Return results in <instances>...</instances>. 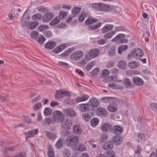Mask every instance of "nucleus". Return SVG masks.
Segmentation results:
<instances>
[{
  "instance_id": "f257e3e1",
  "label": "nucleus",
  "mask_w": 157,
  "mask_h": 157,
  "mask_svg": "<svg viewBox=\"0 0 157 157\" xmlns=\"http://www.w3.org/2000/svg\"><path fill=\"white\" fill-rule=\"evenodd\" d=\"M144 52L143 50L139 48H136L132 49L131 52L127 56L128 59H138L143 56Z\"/></svg>"
},
{
  "instance_id": "f03ea898",
  "label": "nucleus",
  "mask_w": 157,
  "mask_h": 157,
  "mask_svg": "<svg viewBox=\"0 0 157 157\" xmlns=\"http://www.w3.org/2000/svg\"><path fill=\"white\" fill-rule=\"evenodd\" d=\"M78 136L71 135L66 139L65 141V144L68 147H72L76 145L78 142Z\"/></svg>"
},
{
  "instance_id": "7ed1b4c3",
  "label": "nucleus",
  "mask_w": 157,
  "mask_h": 157,
  "mask_svg": "<svg viewBox=\"0 0 157 157\" xmlns=\"http://www.w3.org/2000/svg\"><path fill=\"white\" fill-rule=\"evenodd\" d=\"M125 36V35L124 33H119L112 39L111 41L113 42H116L117 44L127 43L128 42V39L126 38H124Z\"/></svg>"
},
{
  "instance_id": "20e7f679",
  "label": "nucleus",
  "mask_w": 157,
  "mask_h": 157,
  "mask_svg": "<svg viewBox=\"0 0 157 157\" xmlns=\"http://www.w3.org/2000/svg\"><path fill=\"white\" fill-rule=\"evenodd\" d=\"M92 7L95 10L98 11H109L110 10L108 5L102 3H94L92 4Z\"/></svg>"
},
{
  "instance_id": "39448f33",
  "label": "nucleus",
  "mask_w": 157,
  "mask_h": 157,
  "mask_svg": "<svg viewBox=\"0 0 157 157\" xmlns=\"http://www.w3.org/2000/svg\"><path fill=\"white\" fill-rule=\"evenodd\" d=\"M99 53V50L98 49L94 48L91 49L86 54V58L88 60H90L91 58L96 57Z\"/></svg>"
},
{
  "instance_id": "423d86ee",
  "label": "nucleus",
  "mask_w": 157,
  "mask_h": 157,
  "mask_svg": "<svg viewBox=\"0 0 157 157\" xmlns=\"http://www.w3.org/2000/svg\"><path fill=\"white\" fill-rule=\"evenodd\" d=\"M71 95L69 91L61 89L56 91L54 96L56 98L59 99L65 96H69Z\"/></svg>"
},
{
  "instance_id": "0eeeda50",
  "label": "nucleus",
  "mask_w": 157,
  "mask_h": 157,
  "mask_svg": "<svg viewBox=\"0 0 157 157\" xmlns=\"http://www.w3.org/2000/svg\"><path fill=\"white\" fill-rule=\"evenodd\" d=\"M83 55V52L82 51H75L70 56V58L72 60L78 61L82 58Z\"/></svg>"
},
{
  "instance_id": "6e6552de",
  "label": "nucleus",
  "mask_w": 157,
  "mask_h": 157,
  "mask_svg": "<svg viewBox=\"0 0 157 157\" xmlns=\"http://www.w3.org/2000/svg\"><path fill=\"white\" fill-rule=\"evenodd\" d=\"M62 113L59 110L54 111L53 112V118L55 122H61L64 119Z\"/></svg>"
},
{
  "instance_id": "1a4fd4ad",
  "label": "nucleus",
  "mask_w": 157,
  "mask_h": 157,
  "mask_svg": "<svg viewBox=\"0 0 157 157\" xmlns=\"http://www.w3.org/2000/svg\"><path fill=\"white\" fill-rule=\"evenodd\" d=\"M92 112H89V113H83L82 115V120L85 122L89 121L91 117L93 116V114L95 113V110L93 109H91Z\"/></svg>"
},
{
  "instance_id": "9d476101",
  "label": "nucleus",
  "mask_w": 157,
  "mask_h": 157,
  "mask_svg": "<svg viewBox=\"0 0 157 157\" xmlns=\"http://www.w3.org/2000/svg\"><path fill=\"white\" fill-rule=\"evenodd\" d=\"M64 114L67 117H72L76 116V113L72 108H67L63 109Z\"/></svg>"
},
{
  "instance_id": "9b49d317",
  "label": "nucleus",
  "mask_w": 157,
  "mask_h": 157,
  "mask_svg": "<svg viewBox=\"0 0 157 157\" xmlns=\"http://www.w3.org/2000/svg\"><path fill=\"white\" fill-rule=\"evenodd\" d=\"M72 124L71 120L68 118H64L61 122V127L67 129H69L71 127Z\"/></svg>"
},
{
  "instance_id": "f8f14e48",
  "label": "nucleus",
  "mask_w": 157,
  "mask_h": 157,
  "mask_svg": "<svg viewBox=\"0 0 157 157\" xmlns=\"http://www.w3.org/2000/svg\"><path fill=\"white\" fill-rule=\"evenodd\" d=\"M69 47V44L66 43H63L57 46L52 51L54 53L57 54L64 49L66 48Z\"/></svg>"
},
{
  "instance_id": "ddd939ff",
  "label": "nucleus",
  "mask_w": 157,
  "mask_h": 157,
  "mask_svg": "<svg viewBox=\"0 0 157 157\" xmlns=\"http://www.w3.org/2000/svg\"><path fill=\"white\" fill-rule=\"evenodd\" d=\"M113 147V141L110 140H108L104 142L102 144V148L104 150H108V149H112Z\"/></svg>"
},
{
  "instance_id": "4468645a",
  "label": "nucleus",
  "mask_w": 157,
  "mask_h": 157,
  "mask_svg": "<svg viewBox=\"0 0 157 157\" xmlns=\"http://www.w3.org/2000/svg\"><path fill=\"white\" fill-rule=\"evenodd\" d=\"M99 101L98 100L95 98H93L90 99L89 101L88 104L92 108L97 107L99 105Z\"/></svg>"
},
{
  "instance_id": "2eb2a0df",
  "label": "nucleus",
  "mask_w": 157,
  "mask_h": 157,
  "mask_svg": "<svg viewBox=\"0 0 157 157\" xmlns=\"http://www.w3.org/2000/svg\"><path fill=\"white\" fill-rule=\"evenodd\" d=\"M112 140L114 145L117 146L120 145L121 144L123 140L119 135H116L112 137Z\"/></svg>"
},
{
  "instance_id": "dca6fc26",
  "label": "nucleus",
  "mask_w": 157,
  "mask_h": 157,
  "mask_svg": "<svg viewBox=\"0 0 157 157\" xmlns=\"http://www.w3.org/2000/svg\"><path fill=\"white\" fill-rule=\"evenodd\" d=\"M89 105L86 103H82L78 105V110L82 112H85L89 110Z\"/></svg>"
},
{
  "instance_id": "f3484780",
  "label": "nucleus",
  "mask_w": 157,
  "mask_h": 157,
  "mask_svg": "<svg viewBox=\"0 0 157 157\" xmlns=\"http://www.w3.org/2000/svg\"><path fill=\"white\" fill-rule=\"evenodd\" d=\"M96 114L100 117H106L107 115V110L102 107H99L96 110Z\"/></svg>"
},
{
  "instance_id": "a211bd4d",
  "label": "nucleus",
  "mask_w": 157,
  "mask_h": 157,
  "mask_svg": "<svg viewBox=\"0 0 157 157\" xmlns=\"http://www.w3.org/2000/svg\"><path fill=\"white\" fill-rule=\"evenodd\" d=\"M53 14L51 12H47L45 13L42 17L43 22H48L53 18Z\"/></svg>"
},
{
  "instance_id": "6ab92c4d",
  "label": "nucleus",
  "mask_w": 157,
  "mask_h": 157,
  "mask_svg": "<svg viewBox=\"0 0 157 157\" xmlns=\"http://www.w3.org/2000/svg\"><path fill=\"white\" fill-rule=\"evenodd\" d=\"M132 82L134 85L138 86L141 85L144 83L143 80L138 76L134 77L132 79Z\"/></svg>"
},
{
  "instance_id": "aec40b11",
  "label": "nucleus",
  "mask_w": 157,
  "mask_h": 157,
  "mask_svg": "<svg viewBox=\"0 0 157 157\" xmlns=\"http://www.w3.org/2000/svg\"><path fill=\"white\" fill-rule=\"evenodd\" d=\"M111 132H113L118 135L121 133L123 131V128L118 125H115L112 126Z\"/></svg>"
},
{
  "instance_id": "412c9836",
  "label": "nucleus",
  "mask_w": 157,
  "mask_h": 157,
  "mask_svg": "<svg viewBox=\"0 0 157 157\" xmlns=\"http://www.w3.org/2000/svg\"><path fill=\"white\" fill-rule=\"evenodd\" d=\"M107 108L110 112H115L117 110V104L114 101H112L111 104L109 105Z\"/></svg>"
},
{
  "instance_id": "4be33fe9",
  "label": "nucleus",
  "mask_w": 157,
  "mask_h": 157,
  "mask_svg": "<svg viewBox=\"0 0 157 157\" xmlns=\"http://www.w3.org/2000/svg\"><path fill=\"white\" fill-rule=\"evenodd\" d=\"M112 126L109 123H104L101 126V129L102 131L106 132H111Z\"/></svg>"
},
{
  "instance_id": "5701e85b",
  "label": "nucleus",
  "mask_w": 157,
  "mask_h": 157,
  "mask_svg": "<svg viewBox=\"0 0 157 157\" xmlns=\"http://www.w3.org/2000/svg\"><path fill=\"white\" fill-rule=\"evenodd\" d=\"M82 129L79 125L76 124L73 127V132L74 133L77 134H81L82 133Z\"/></svg>"
},
{
  "instance_id": "b1692460",
  "label": "nucleus",
  "mask_w": 157,
  "mask_h": 157,
  "mask_svg": "<svg viewBox=\"0 0 157 157\" xmlns=\"http://www.w3.org/2000/svg\"><path fill=\"white\" fill-rule=\"evenodd\" d=\"M113 28V25L111 24H105L102 28L101 33H105L111 30Z\"/></svg>"
},
{
  "instance_id": "393cba45",
  "label": "nucleus",
  "mask_w": 157,
  "mask_h": 157,
  "mask_svg": "<svg viewBox=\"0 0 157 157\" xmlns=\"http://www.w3.org/2000/svg\"><path fill=\"white\" fill-rule=\"evenodd\" d=\"M39 24L38 21H29L28 22L27 26L30 29H33L36 27Z\"/></svg>"
},
{
  "instance_id": "a878e982",
  "label": "nucleus",
  "mask_w": 157,
  "mask_h": 157,
  "mask_svg": "<svg viewBox=\"0 0 157 157\" xmlns=\"http://www.w3.org/2000/svg\"><path fill=\"white\" fill-rule=\"evenodd\" d=\"M123 83L127 88L131 89L132 88V85L131 80L128 78H125L122 80Z\"/></svg>"
},
{
  "instance_id": "bb28decb",
  "label": "nucleus",
  "mask_w": 157,
  "mask_h": 157,
  "mask_svg": "<svg viewBox=\"0 0 157 157\" xmlns=\"http://www.w3.org/2000/svg\"><path fill=\"white\" fill-rule=\"evenodd\" d=\"M45 132L46 136L49 140H54L56 139V136L55 134L47 130H45Z\"/></svg>"
},
{
  "instance_id": "cd10ccee",
  "label": "nucleus",
  "mask_w": 157,
  "mask_h": 157,
  "mask_svg": "<svg viewBox=\"0 0 157 157\" xmlns=\"http://www.w3.org/2000/svg\"><path fill=\"white\" fill-rule=\"evenodd\" d=\"M56 43L53 41H48L44 44L45 47L48 49H52L56 45Z\"/></svg>"
},
{
  "instance_id": "c85d7f7f",
  "label": "nucleus",
  "mask_w": 157,
  "mask_h": 157,
  "mask_svg": "<svg viewBox=\"0 0 157 157\" xmlns=\"http://www.w3.org/2000/svg\"><path fill=\"white\" fill-rule=\"evenodd\" d=\"M64 140V139L63 138H60L55 144L56 147L59 149L61 148L63 145Z\"/></svg>"
},
{
  "instance_id": "c756f323",
  "label": "nucleus",
  "mask_w": 157,
  "mask_h": 157,
  "mask_svg": "<svg viewBox=\"0 0 157 157\" xmlns=\"http://www.w3.org/2000/svg\"><path fill=\"white\" fill-rule=\"evenodd\" d=\"M118 67L120 69L124 70L127 67V65L124 60H121L117 63Z\"/></svg>"
},
{
  "instance_id": "7c9ffc66",
  "label": "nucleus",
  "mask_w": 157,
  "mask_h": 157,
  "mask_svg": "<svg viewBox=\"0 0 157 157\" xmlns=\"http://www.w3.org/2000/svg\"><path fill=\"white\" fill-rule=\"evenodd\" d=\"M81 10L80 8L77 7H75L72 8L71 12L73 17L77 16L78 13Z\"/></svg>"
},
{
  "instance_id": "2f4dec72",
  "label": "nucleus",
  "mask_w": 157,
  "mask_h": 157,
  "mask_svg": "<svg viewBox=\"0 0 157 157\" xmlns=\"http://www.w3.org/2000/svg\"><path fill=\"white\" fill-rule=\"evenodd\" d=\"M128 48V46L127 45H120L118 48L117 52L118 54H121L123 51H125Z\"/></svg>"
},
{
  "instance_id": "473e14b6",
  "label": "nucleus",
  "mask_w": 157,
  "mask_h": 157,
  "mask_svg": "<svg viewBox=\"0 0 157 157\" xmlns=\"http://www.w3.org/2000/svg\"><path fill=\"white\" fill-rule=\"evenodd\" d=\"M99 120L96 117H94L92 118L90 121L91 126L93 127H94L96 126L99 123Z\"/></svg>"
},
{
  "instance_id": "72a5a7b5",
  "label": "nucleus",
  "mask_w": 157,
  "mask_h": 157,
  "mask_svg": "<svg viewBox=\"0 0 157 157\" xmlns=\"http://www.w3.org/2000/svg\"><path fill=\"white\" fill-rule=\"evenodd\" d=\"M35 40L38 42L39 44H42L44 42L45 39L43 35L39 34V35H38L37 37Z\"/></svg>"
},
{
  "instance_id": "f704fd0d",
  "label": "nucleus",
  "mask_w": 157,
  "mask_h": 157,
  "mask_svg": "<svg viewBox=\"0 0 157 157\" xmlns=\"http://www.w3.org/2000/svg\"><path fill=\"white\" fill-rule=\"evenodd\" d=\"M116 47L115 45H112L111 46L109 49L108 53L110 56H114L116 52Z\"/></svg>"
},
{
  "instance_id": "c9c22d12",
  "label": "nucleus",
  "mask_w": 157,
  "mask_h": 157,
  "mask_svg": "<svg viewBox=\"0 0 157 157\" xmlns=\"http://www.w3.org/2000/svg\"><path fill=\"white\" fill-rule=\"evenodd\" d=\"M67 13L68 12L67 11H65L64 10H61L59 13V16L58 17L59 18L60 20L61 19L63 20L64 19Z\"/></svg>"
},
{
  "instance_id": "e433bc0d",
  "label": "nucleus",
  "mask_w": 157,
  "mask_h": 157,
  "mask_svg": "<svg viewBox=\"0 0 157 157\" xmlns=\"http://www.w3.org/2000/svg\"><path fill=\"white\" fill-rule=\"evenodd\" d=\"M37 130L36 129H33L26 132V134H28L27 137L29 138L34 136L37 133Z\"/></svg>"
},
{
  "instance_id": "4c0bfd02",
  "label": "nucleus",
  "mask_w": 157,
  "mask_h": 157,
  "mask_svg": "<svg viewBox=\"0 0 157 157\" xmlns=\"http://www.w3.org/2000/svg\"><path fill=\"white\" fill-rule=\"evenodd\" d=\"M116 33V31L113 30L105 34L104 37L106 39H110L112 36Z\"/></svg>"
},
{
  "instance_id": "58836bf2",
  "label": "nucleus",
  "mask_w": 157,
  "mask_h": 157,
  "mask_svg": "<svg viewBox=\"0 0 157 157\" xmlns=\"http://www.w3.org/2000/svg\"><path fill=\"white\" fill-rule=\"evenodd\" d=\"M42 17V15L41 13H35L33 15L32 17V19L35 21H40Z\"/></svg>"
},
{
  "instance_id": "ea45409f",
  "label": "nucleus",
  "mask_w": 157,
  "mask_h": 157,
  "mask_svg": "<svg viewBox=\"0 0 157 157\" xmlns=\"http://www.w3.org/2000/svg\"><path fill=\"white\" fill-rule=\"evenodd\" d=\"M62 154L64 157H70L71 152L70 150L67 148H64L62 151Z\"/></svg>"
},
{
  "instance_id": "a19ab883",
  "label": "nucleus",
  "mask_w": 157,
  "mask_h": 157,
  "mask_svg": "<svg viewBox=\"0 0 157 157\" xmlns=\"http://www.w3.org/2000/svg\"><path fill=\"white\" fill-rule=\"evenodd\" d=\"M140 65L139 63L137 62H130L128 63L129 67L131 68H135Z\"/></svg>"
},
{
  "instance_id": "79ce46f5",
  "label": "nucleus",
  "mask_w": 157,
  "mask_h": 157,
  "mask_svg": "<svg viewBox=\"0 0 157 157\" xmlns=\"http://www.w3.org/2000/svg\"><path fill=\"white\" fill-rule=\"evenodd\" d=\"M98 20V19H97L88 17L85 20V23L86 25H89L90 24L94 22H97Z\"/></svg>"
},
{
  "instance_id": "37998d69",
  "label": "nucleus",
  "mask_w": 157,
  "mask_h": 157,
  "mask_svg": "<svg viewBox=\"0 0 157 157\" xmlns=\"http://www.w3.org/2000/svg\"><path fill=\"white\" fill-rule=\"evenodd\" d=\"M68 129L64 128L60 131V134L62 136H67L70 134V131Z\"/></svg>"
},
{
  "instance_id": "c03bdc74",
  "label": "nucleus",
  "mask_w": 157,
  "mask_h": 157,
  "mask_svg": "<svg viewBox=\"0 0 157 157\" xmlns=\"http://www.w3.org/2000/svg\"><path fill=\"white\" fill-rule=\"evenodd\" d=\"M87 15L85 12L82 10L81 13L80 15L78 17V20L79 22H82L85 19Z\"/></svg>"
},
{
  "instance_id": "a18cd8bd",
  "label": "nucleus",
  "mask_w": 157,
  "mask_h": 157,
  "mask_svg": "<svg viewBox=\"0 0 157 157\" xmlns=\"http://www.w3.org/2000/svg\"><path fill=\"white\" fill-rule=\"evenodd\" d=\"M101 25V22H99L96 25H91L90 26L88 27V29L90 30H94L95 29H98Z\"/></svg>"
},
{
  "instance_id": "49530a36",
  "label": "nucleus",
  "mask_w": 157,
  "mask_h": 157,
  "mask_svg": "<svg viewBox=\"0 0 157 157\" xmlns=\"http://www.w3.org/2000/svg\"><path fill=\"white\" fill-rule=\"evenodd\" d=\"M60 20L57 17L53 19L50 22V25L52 26H54L56 24L60 22Z\"/></svg>"
},
{
  "instance_id": "de8ad7c7",
  "label": "nucleus",
  "mask_w": 157,
  "mask_h": 157,
  "mask_svg": "<svg viewBox=\"0 0 157 157\" xmlns=\"http://www.w3.org/2000/svg\"><path fill=\"white\" fill-rule=\"evenodd\" d=\"M151 109L154 112L157 113V103H153L150 105Z\"/></svg>"
},
{
  "instance_id": "09e8293b",
  "label": "nucleus",
  "mask_w": 157,
  "mask_h": 157,
  "mask_svg": "<svg viewBox=\"0 0 157 157\" xmlns=\"http://www.w3.org/2000/svg\"><path fill=\"white\" fill-rule=\"evenodd\" d=\"M47 154L48 157H54V152L52 147H48Z\"/></svg>"
},
{
  "instance_id": "8fccbe9b",
  "label": "nucleus",
  "mask_w": 157,
  "mask_h": 157,
  "mask_svg": "<svg viewBox=\"0 0 157 157\" xmlns=\"http://www.w3.org/2000/svg\"><path fill=\"white\" fill-rule=\"evenodd\" d=\"M52 110L49 108H46L44 111V114L45 116L50 115L52 113Z\"/></svg>"
},
{
  "instance_id": "3c124183",
  "label": "nucleus",
  "mask_w": 157,
  "mask_h": 157,
  "mask_svg": "<svg viewBox=\"0 0 157 157\" xmlns=\"http://www.w3.org/2000/svg\"><path fill=\"white\" fill-rule=\"evenodd\" d=\"M109 73V71L106 69H103L100 72V74H101V76L102 78L107 76Z\"/></svg>"
},
{
  "instance_id": "603ef678",
  "label": "nucleus",
  "mask_w": 157,
  "mask_h": 157,
  "mask_svg": "<svg viewBox=\"0 0 157 157\" xmlns=\"http://www.w3.org/2000/svg\"><path fill=\"white\" fill-rule=\"evenodd\" d=\"M115 30L116 31V32L125 31L126 30L125 27L124 25L116 26L115 27Z\"/></svg>"
},
{
  "instance_id": "864d4df0",
  "label": "nucleus",
  "mask_w": 157,
  "mask_h": 157,
  "mask_svg": "<svg viewBox=\"0 0 157 157\" xmlns=\"http://www.w3.org/2000/svg\"><path fill=\"white\" fill-rule=\"evenodd\" d=\"M42 104L40 102L36 103L33 105V110L34 111L38 110L42 106Z\"/></svg>"
},
{
  "instance_id": "5fc2aeb1",
  "label": "nucleus",
  "mask_w": 157,
  "mask_h": 157,
  "mask_svg": "<svg viewBox=\"0 0 157 157\" xmlns=\"http://www.w3.org/2000/svg\"><path fill=\"white\" fill-rule=\"evenodd\" d=\"M39 34L38 32L36 31H33L31 32L30 33V36L32 39L35 40Z\"/></svg>"
},
{
  "instance_id": "6e6d98bb",
  "label": "nucleus",
  "mask_w": 157,
  "mask_h": 157,
  "mask_svg": "<svg viewBox=\"0 0 157 157\" xmlns=\"http://www.w3.org/2000/svg\"><path fill=\"white\" fill-rule=\"evenodd\" d=\"M112 98L110 97H105L102 98L101 100L103 102L105 103H110L111 102V101H113L112 100Z\"/></svg>"
},
{
  "instance_id": "4d7b16f0",
  "label": "nucleus",
  "mask_w": 157,
  "mask_h": 157,
  "mask_svg": "<svg viewBox=\"0 0 157 157\" xmlns=\"http://www.w3.org/2000/svg\"><path fill=\"white\" fill-rule=\"evenodd\" d=\"M107 157H116V155L115 152L112 150H107Z\"/></svg>"
},
{
  "instance_id": "13d9d810",
  "label": "nucleus",
  "mask_w": 157,
  "mask_h": 157,
  "mask_svg": "<svg viewBox=\"0 0 157 157\" xmlns=\"http://www.w3.org/2000/svg\"><path fill=\"white\" fill-rule=\"evenodd\" d=\"M100 71V69L97 67L94 69L91 72V74L93 76H95L99 74Z\"/></svg>"
},
{
  "instance_id": "bf43d9fd",
  "label": "nucleus",
  "mask_w": 157,
  "mask_h": 157,
  "mask_svg": "<svg viewBox=\"0 0 157 157\" xmlns=\"http://www.w3.org/2000/svg\"><path fill=\"white\" fill-rule=\"evenodd\" d=\"M108 138V135L105 134H103L101 136L100 139V142L102 143L106 141Z\"/></svg>"
},
{
  "instance_id": "052dcab7",
  "label": "nucleus",
  "mask_w": 157,
  "mask_h": 157,
  "mask_svg": "<svg viewBox=\"0 0 157 157\" xmlns=\"http://www.w3.org/2000/svg\"><path fill=\"white\" fill-rule=\"evenodd\" d=\"M48 27V26L47 25H40L38 27V29L40 32H42L46 29Z\"/></svg>"
},
{
  "instance_id": "680f3d73",
  "label": "nucleus",
  "mask_w": 157,
  "mask_h": 157,
  "mask_svg": "<svg viewBox=\"0 0 157 157\" xmlns=\"http://www.w3.org/2000/svg\"><path fill=\"white\" fill-rule=\"evenodd\" d=\"M43 34L45 36L48 38H51L52 36V32L49 30L44 32Z\"/></svg>"
},
{
  "instance_id": "e2e57ef3",
  "label": "nucleus",
  "mask_w": 157,
  "mask_h": 157,
  "mask_svg": "<svg viewBox=\"0 0 157 157\" xmlns=\"http://www.w3.org/2000/svg\"><path fill=\"white\" fill-rule=\"evenodd\" d=\"M135 151L136 154L137 155L138 157H140L141 156L140 153L141 151V148L140 146H138L137 147Z\"/></svg>"
},
{
  "instance_id": "0e129e2a",
  "label": "nucleus",
  "mask_w": 157,
  "mask_h": 157,
  "mask_svg": "<svg viewBox=\"0 0 157 157\" xmlns=\"http://www.w3.org/2000/svg\"><path fill=\"white\" fill-rule=\"evenodd\" d=\"M78 149L80 151H84L86 150V147L85 145L83 144H80Z\"/></svg>"
},
{
  "instance_id": "69168bd1",
  "label": "nucleus",
  "mask_w": 157,
  "mask_h": 157,
  "mask_svg": "<svg viewBox=\"0 0 157 157\" xmlns=\"http://www.w3.org/2000/svg\"><path fill=\"white\" fill-rule=\"evenodd\" d=\"M59 63L60 65L64 67H70V66L69 64L66 62L59 61Z\"/></svg>"
},
{
  "instance_id": "338daca9",
  "label": "nucleus",
  "mask_w": 157,
  "mask_h": 157,
  "mask_svg": "<svg viewBox=\"0 0 157 157\" xmlns=\"http://www.w3.org/2000/svg\"><path fill=\"white\" fill-rule=\"evenodd\" d=\"M137 135L141 140H145V135L144 133H137Z\"/></svg>"
},
{
  "instance_id": "774afa93",
  "label": "nucleus",
  "mask_w": 157,
  "mask_h": 157,
  "mask_svg": "<svg viewBox=\"0 0 157 157\" xmlns=\"http://www.w3.org/2000/svg\"><path fill=\"white\" fill-rule=\"evenodd\" d=\"M25 152H19L16 154L13 157H25Z\"/></svg>"
}]
</instances>
